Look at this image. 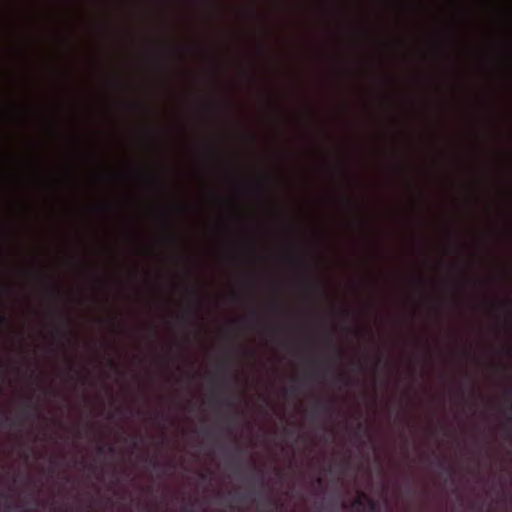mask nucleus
Instances as JSON below:
<instances>
[{
	"mask_svg": "<svg viewBox=\"0 0 512 512\" xmlns=\"http://www.w3.org/2000/svg\"><path fill=\"white\" fill-rule=\"evenodd\" d=\"M31 400H32V397L29 396V398H28L29 403L26 405L24 413L26 414L27 417L38 418L39 412L36 408L31 406V404H30Z\"/></svg>",
	"mask_w": 512,
	"mask_h": 512,
	"instance_id": "nucleus-1",
	"label": "nucleus"
},
{
	"mask_svg": "<svg viewBox=\"0 0 512 512\" xmlns=\"http://www.w3.org/2000/svg\"><path fill=\"white\" fill-rule=\"evenodd\" d=\"M318 412H323V413L330 415L331 407L329 405L319 401L316 403L314 410H313V413H318Z\"/></svg>",
	"mask_w": 512,
	"mask_h": 512,
	"instance_id": "nucleus-2",
	"label": "nucleus"
},
{
	"mask_svg": "<svg viewBox=\"0 0 512 512\" xmlns=\"http://www.w3.org/2000/svg\"><path fill=\"white\" fill-rule=\"evenodd\" d=\"M367 495L361 494L357 499H355L352 503V507L356 509H363L365 506V503L367 502Z\"/></svg>",
	"mask_w": 512,
	"mask_h": 512,
	"instance_id": "nucleus-3",
	"label": "nucleus"
},
{
	"mask_svg": "<svg viewBox=\"0 0 512 512\" xmlns=\"http://www.w3.org/2000/svg\"><path fill=\"white\" fill-rule=\"evenodd\" d=\"M366 503H367V505H368V507H369V509H370L371 511H373V512H374V511H376V510H377V503H376V501H374L373 499H371V498L367 497V502H366Z\"/></svg>",
	"mask_w": 512,
	"mask_h": 512,
	"instance_id": "nucleus-4",
	"label": "nucleus"
},
{
	"mask_svg": "<svg viewBox=\"0 0 512 512\" xmlns=\"http://www.w3.org/2000/svg\"><path fill=\"white\" fill-rule=\"evenodd\" d=\"M320 374L318 372H310L305 375V379H318Z\"/></svg>",
	"mask_w": 512,
	"mask_h": 512,
	"instance_id": "nucleus-5",
	"label": "nucleus"
},
{
	"mask_svg": "<svg viewBox=\"0 0 512 512\" xmlns=\"http://www.w3.org/2000/svg\"><path fill=\"white\" fill-rule=\"evenodd\" d=\"M150 464L153 466V468H159L160 467V462L158 461V459L156 457H152L150 458Z\"/></svg>",
	"mask_w": 512,
	"mask_h": 512,
	"instance_id": "nucleus-6",
	"label": "nucleus"
},
{
	"mask_svg": "<svg viewBox=\"0 0 512 512\" xmlns=\"http://www.w3.org/2000/svg\"><path fill=\"white\" fill-rule=\"evenodd\" d=\"M0 323L2 325L8 324V318L6 316H0Z\"/></svg>",
	"mask_w": 512,
	"mask_h": 512,
	"instance_id": "nucleus-7",
	"label": "nucleus"
},
{
	"mask_svg": "<svg viewBox=\"0 0 512 512\" xmlns=\"http://www.w3.org/2000/svg\"><path fill=\"white\" fill-rule=\"evenodd\" d=\"M288 391L290 394L294 395V394H297L298 389L296 388V386H291Z\"/></svg>",
	"mask_w": 512,
	"mask_h": 512,
	"instance_id": "nucleus-8",
	"label": "nucleus"
},
{
	"mask_svg": "<svg viewBox=\"0 0 512 512\" xmlns=\"http://www.w3.org/2000/svg\"><path fill=\"white\" fill-rule=\"evenodd\" d=\"M52 292H53V295L58 296L60 294V290L56 286L52 287Z\"/></svg>",
	"mask_w": 512,
	"mask_h": 512,
	"instance_id": "nucleus-9",
	"label": "nucleus"
},
{
	"mask_svg": "<svg viewBox=\"0 0 512 512\" xmlns=\"http://www.w3.org/2000/svg\"><path fill=\"white\" fill-rule=\"evenodd\" d=\"M63 320L67 326H71V320L69 317H64Z\"/></svg>",
	"mask_w": 512,
	"mask_h": 512,
	"instance_id": "nucleus-10",
	"label": "nucleus"
},
{
	"mask_svg": "<svg viewBox=\"0 0 512 512\" xmlns=\"http://www.w3.org/2000/svg\"><path fill=\"white\" fill-rule=\"evenodd\" d=\"M190 314H191V311L189 312V314H188V315H186L185 317H183V320H184L185 322H190Z\"/></svg>",
	"mask_w": 512,
	"mask_h": 512,
	"instance_id": "nucleus-11",
	"label": "nucleus"
},
{
	"mask_svg": "<svg viewBox=\"0 0 512 512\" xmlns=\"http://www.w3.org/2000/svg\"><path fill=\"white\" fill-rule=\"evenodd\" d=\"M255 190H256V191H257V193H258V194H260V195H263V193H264V192H263V189H262V188H260V187H257Z\"/></svg>",
	"mask_w": 512,
	"mask_h": 512,
	"instance_id": "nucleus-12",
	"label": "nucleus"
},
{
	"mask_svg": "<svg viewBox=\"0 0 512 512\" xmlns=\"http://www.w3.org/2000/svg\"><path fill=\"white\" fill-rule=\"evenodd\" d=\"M200 478H201V480H206L207 479V475L205 473H201L200 474Z\"/></svg>",
	"mask_w": 512,
	"mask_h": 512,
	"instance_id": "nucleus-13",
	"label": "nucleus"
},
{
	"mask_svg": "<svg viewBox=\"0 0 512 512\" xmlns=\"http://www.w3.org/2000/svg\"><path fill=\"white\" fill-rule=\"evenodd\" d=\"M4 422L6 424H11L10 418H8V417H5Z\"/></svg>",
	"mask_w": 512,
	"mask_h": 512,
	"instance_id": "nucleus-14",
	"label": "nucleus"
},
{
	"mask_svg": "<svg viewBox=\"0 0 512 512\" xmlns=\"http://www.w3.org/2000/svg\"><path fill=\"white\" fill-rule=\"evenodd\" d=\"M97 450H98L99 454H103V447L102 446H99Z\"/></svg>",
	"mask_w": 512,
	"mask_h": 512,
	"instance_id": "nucleus-15",
	"label": "nucleus"
},
{
	"mask_svg": "<svg viewBox=\"0 0 512 512\" xmlns=\"http://www.w3.org/2000/svg\"><path fill=\"white\" fill-rule=\"evenodd\" d=\"M108 451L112 453L114 451V447L112 445H109L108 446Z\"/></svg>",
	"mask_w": 512,
	"mask_h": 512,
	"instance_id": "nucleus-16",
	"label": "nucleus"
},
{
	"mask_svg": "<svg viewBox=\"0 0 512 512\" xmlns=\"http://www.w3.org/2000/svg\"><path fill=\"white\" fill-rule=\"evenodd\" d=\"M191 293H192L194 296H196L198 292H197V290L192 289V290H191Z\"/></svg>",
	"mask_w": 512,
	"mask_h": 512,
	"instance_id": "nucleus-17",
	"label": "nucleus"
},
{
	"mask_svg": "<svg viewBox=\"0 0 512 512\" xmlns=\"http://www.w3.org/2000/svg\"><path fill=\"white\" fill-rule=\"evenodd\" d=\"M109 364H110L111 366H113V367H115V366H116V364H115V362H114L113 360H110V361H109Z\"/></svg>",
	"mask_w": 512,
	"mask_h": 512,
	"instance_id": "nucleus-18",
	"label": "nucleus"
},
{
	"mask_svg": "<svg viewBox=\"0 0 512 512\" xmlns=\"http://www.w3.org/2000/svg\"><path fill=\"white\" fill-rule=\"evenodd\" d=\"M380 361H381V358H380V357H377V359H376V365H378V364L380 363Z\"/></svg>",
	"mask_w": 512,
	"mask_h": 512,
	"instance_id": "nucleus-19",
	"label": "nucleus"
},
{
	"mask_svg": "<svg viewBox=\"0 0 512 512\" xmlns=\"http://www.w3.org/2000/svg\"><path fill=\"white\" fill-rule=\"evenodd\" d=\"M227 405H229V406H232V405H233V403H232V401H231L230 399H229V400H227Z\"/></svg>",
	"mask_w": 512,
	"mask_h": 512,
	"instance_id": "nucleus-20",
	"label": "nucleus"
},
{
	"mask_svg": "<svg viewBox=\"0 0 512 512\" xmlns=\"http://www.w3.org/2000/svg\"><path fill=\"white\" fill-rule=\"evenodd\" d=\"M337 356H338L339 358H341V357H342V352H341V351H338V352H337Z\"/></svg>",
	"mask_w": 512,
	"mask_h": 512,
	"instance_id": "nucleus-21",
	"label": "nucleus"
},
{
	"mask_svg": "<svg viewBox=\"0 0 512 512\" xmlns=\"http://www.w3.org/2000/svg\"><path fill=\"white\" fill-rule=\"evenodd\" d=\"M507 354H511L512 353V350L509 348L506 350Z\"/></svg>",
	"mask_w": 512,
	"mask_h": 512,
	"instance_id": "nucleus-22",
	"label": "nucleus"
},
{
	"mask_svg": "<svg viewBox=\"0 0 512 512\" xmlns=\"http://www.w3.org/2000/svg\"><path fill=\"white\" fill-rule=\"evenodd\" d=\"M251 314H252L253 316H255V315H256V311H255V310H253V311L251 312Z\"/></svg>",
	"mask_w": 512,
	"mask_h": 512,
	"instance_id": "nucleus-23",
	"label": "nucleus"
},
{
	"mask_svg": "<svg viewBox=\"0 0 512 512\" xmlns=\"http://www.w3.org/2000/svg\"><path fill=\"white\" fill-rule=\"evenodd\" d=\"M260 483L263 484V477H260Z\"/></svg>",
	"mask_w": 512,
	"mask_h": 512,
	"instance_id": "nucleus-24",
	"label": "nucleus"
},
{
	"mask_svg": "<svg viewBox=\"0 0 512 512\" xmlns=\"http://www.w3.org/2000/svg\"><path fill=\"white\" fill-rule=\"evenodd\" d=\"M146 509L147 511H152V509L149 506H147Z\"/></svg>",
	"mask_w": 512,
	"mask_h": 512,
	"instance_id": "nucleus-25",
	"label": "nucleus"
},
{
	"mask_svg": "<svg viewBox=\"0 0 512 512\" xmlns=\"http://www.w3.org/2000/svg\"><path fill=\"white\" fill-rule=\"evenodd\" d=\"M3 414L2 407L0 406V415Z\"/></svg>",
	"mask_w": 512,
	"mask_h": 512,
	"instance_id": "nucleus-26",
	"label": "nucleus"
},
{
	"mask_svg": "<svg viewBox=\"0 0 512 512\" xmlns=\"http://www.w3.org/2000/svg\"><path fill=\"white\" fill-rule=\"evenodd\" d=\"M358 428H359V429H361V428H362V424H361V423H359V424H358Z\"/></svg>",
	"mask_w": 512,
	"mask_h": 512,
	"instance_id": "nucleus-27",
	"label": "nucleus"
}]
</instances>
